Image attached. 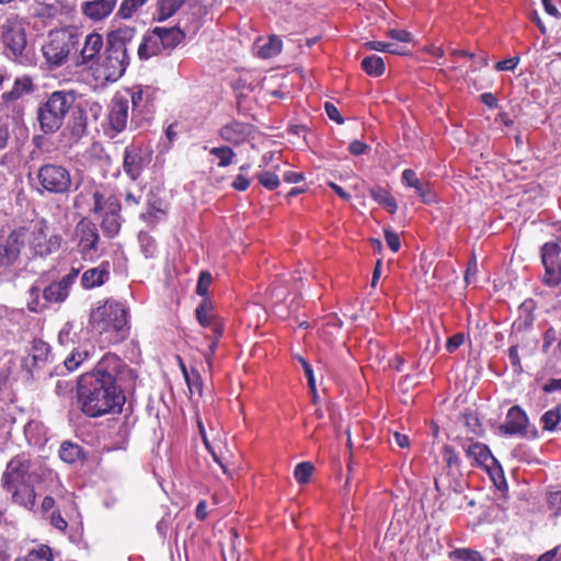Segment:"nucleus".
Returning a JSON list of instances; mask_svg holds the SVG:
<instances>
[{
    "label": "nucleus",
    "mask_w": 561,
    "mask_h": 561,
    "mask_svg": "<svg viewBox=\"0 0 561 561\" xmlns=\"http://www.w3.org/2000/svg\"><path fill=\"white\" fill-rule=\"evenodd\" d=\"M126 401L117 383L100 380L94 376L82 375L78 382V402L81 411L89 417H100L108 413L121 412Z\"/></svg>",
    "instance_id": "f257e3e1"
},
{
    "label": "nucleus",
    "mask_w": 561,
    "mask_h": 561,
    "mask_svg": "<svg viewBox=\"0 0 561 561\" xmlns=\"http://www.w3.org/2000/svg\"><path fill=\"white\" fill-rule=\"evenodd\" d=\"M135 36L130 27L117 28L108 33L104 53L96 60V80L117 81L129 65L128 46Z\"/></svg>",
    "instance_id": "f03ea898"
},
{
    "label": "nucleus",
    "mask_w": 561,
    "mask_h": 561,
    "mask_svg": "<svg viewBox=\"0 0 561 561\" xmlns=\"http://www.w3.org/2000/svg\"><path fill=\"white\" fill-rule=\"evenodd\" d=\"M90 323L111 344L124 341L129 334L128 309L113 299L106 300L91 312Z\"/></svg>",
    "instance_id": "7ed1b4c3"
},
{
    "label": "nucleus",
    "mask_w": 561,
    "mask_h": 561,
    "mask_svg": "<svg viewBox=\"0 0 561 561\" xmlns=\"http://www.w3.org/2000/svg\"><path fill=\"white\" fill-rule=\"evenodd\" d=\"M79 276V268L72 267L69 273L58 282L46 284V280L38 278L30 288L28 309L33 312H42L51 304L64 302L70 293L72 285Z\"/></svg>",
    "instance_id": "20e7f679"
},
{
    "label": "nucleus",
    "mask_w": 561,
    "mask_h": 561,
    "mask_svg": "<svg viewBox=\"0 0 561 561\" xmlns=\"http://www.w3.org/2000/svg\"><path fill=\"white\" fill-rule=\"evenodd\" d=\"M0 39L9 59L25 67L35 65V53L27 45L26 28L21 20H5L0 27Z\"/></svg>",
    "instance_id": "39448f33"
},
{
    "label": "nucleus",
    "mask_w": 561,
    "mask_h": 561,
    "mask_svg": "<svg viewBox=\"0 0 561 561\" xmlns=\"http://www.w3.org/2000/svg\"><path fill=\"white\" fill-rule=\"evenodd\" d=\"M76 100L77 93L72 90L53 92L37 111L41 129L45 134L56 133L62 126L64 119Z\"/></svg>",
    "instance_id": "423d86ee"
},
{
    "label": "nucleus",
    "mask_w": 561,
    "mask_h": 561,
    "mask_svg": "<svg viewBox=\"0 0 561 561\" xmlns=\"http://www.w3.org/2000/svg\"><path fill=\"white\" fill-rule=\"evenodd\" d=\"M78 44V36L66 28L53 30L42 46V53L51 67L64 65Z\"/></svg>",
    "instance_id": "0eeeda50"
},
{
    "label": "nucleus",
    "mask_w": 561,
    "mask_h": 561,
    "mask_svg": "<svg viewBox=\"0 0 561 561\" xmlns=\"http://www.w3.org/2000/svg\"><path fill=\"white\" fill-rule=\"evenodd\" d=\"M77 250L84 261L93 262L105 252L98 226L89 218L80 219L75 227Z\"/></svg>",
    "instance_id": "6e6552de"
},
{
    "label": "nucleus",
    "mask_w": 561,
    "mask_h": 561,
    "mask_svg": "<svg viewBox=\"0 0 561 561\" xmlns=\"http://www.w3.org/2000/svg\"><path fill=\"white\" fill-rule=\"evenodd\" d=\"M154 89L149 85L135 87L126 95L131 103L130 126L139 128L142 122L151 119L153 114Z\"/></svg>",
    "instance_id": "1a4fd4ad"
},
{
    "label": "nucleus",
    "mask_w": 561,
    "mask_h": 561,
    "mask_svg": "<svg viewBox=\"0 0 561 561\" xmlns=\"http://www.w3.org/2000/svg\"><path fill=\"white\" fill-rule=\"evenodd\" d=\"M41 186L51 194H66L72 185L68 169L56 163L43 164L37 171Z\"/></svg>",
    "instance_id": "9d476101"
},
{
    "label": "nucleus",
    "mask_w": 561,
    "mask_h": 561,
    "mask_svg": "<svg viewBox=\"0 0 561 561\" xmlns=\"http://www.w3.org/2000/svg\"><path fill=\"white\" fill-rule=\"evenodd\" d=\"M28 244L35 255L46 256L59 250L61 237L50 232L47 221L42 219L34 222Z\"/></svg>",
    "instance_id": "9b49d317"
},
{
    "label": "nucleus",
    "mask_w": 561,
    "mask_h": 561,
    "mask_svg": "<svg viewBox=\"0 0 561 561\" xmlns=\"http://www.w3.org/2000/svg\"><path fill=\"white\" fill-rule=\"evenodd\" d=\"M128 117V98L119 93L115 94L108 104L104 134L110 138H115L127 128Z\"/></svg>",
    "instance_id": "f8f14e48"
},
{
    "label": "nucleus",
    "mask_w": 561,
    "mask_h": 561,
    "mask_svg": "<svg viewBox=\"0 0 561 561\" xmlns=\"http://www.w3.org/2000/svg\"><path fill=\"white\" fill-rule=\"evenodd\" d=\"M25 239L24 232L13 231L0 243V274L8 272L19 262Z\"/></svg>",
    "instance_id": "ddd939ff"
},
{
    "label": "nucleus",
    "mask_w": 561,
    "mask_h": 561,
    "mask_svg": "<svg viewBox=\"0 0 561 561\" xmlns=\"http://www.w3.org/2000/svg\"><path fill=\"white\" fill-rule=\"evenodd\" d=\"M149 162L150 153L142 146L130 144L125 148L123 170L131 181L139 179L145 165Z\"/></svg>",
    "instance_id": "4468645a"
},
{
    "label": "nucleus",
    "mask_w": 561,
    "mask_h": 561,
    "mask_svg": "<svg viewBox=\"0 0 561 561\" xmlns=\"http://www.w3.org/2000/svg\"><path fill=\"white\" fill-rule=\"evenodd\" d=\"M126 369L124 362L115 354H105L96 364L95 368L84 374L85 376H94L100 380H110L112 383H116V379L119 374H123Z\"/></svg>",
    "instance_id": "2eb2a0df"
},
{
    "label": "nucleus",
    "mask_w": 561,
    "mask_h": 561,
    "mask_svg": "<svg viewBox=\"0 0 561 561\" xmlns=\"http://www.w3.org/2000/svg\"><path fill=\"white\" fill-rule=\"evenodd\" d=\"M30 470L28 460L24 457L13 458L7 466L3 473V486L11 491L12 486H16L26 483V476Z\"/></svg>",
    "instance_id": "dca6fc26"
},
{
    "label": "nucleus",
    "mask_w": 561,
    "mask_h": 561,
    "mask_svg": "<svg viewBox=\"0 0 561 561\" xmlns=\"http://www.w3.org/2000/svg\"><path fill=\"white\" fill-rule=\"evenodd\" d=\"M461 446L466 453V456L471 459L472 466L490 469L493 465L496 463V459L492 456L486 445L467 440L462 443Z\"/></svg>",
    "instance_id": "f3484780"
},
{
    "label": "nucleus",
    "mask_w": 561,
    "mask_h": 561,
    "mask_svg": "<svg viewBox=\"0 0 561 561\" xmlns=\"http://www.w3.org/2000/svg\"><path fill=\"white\" fill-rule=\"evenodd\" d=\"M196 318L204 328H209L214 334L221 336L224 333V324L221 320L214 313L213 304L208 298H203L196 308Z\"/></svg>",
    "instance_id": "a211bd4d"
},
{
    "label": "nucleus",
    "mask_w": 561,
    "mask_h": 561,
    "mask_svg": "<svg viewBox=\"0 0 561 561\" xmlns=\"http://www.w3.org/2000/svg\"><path fill=\"white\" fill-rule=\"evenodd\" d=\"M401 181L407 187L414 188L415 194L424 204H432L435 202V194L433 193L431 185L419 179L414 170L405 169L402 172Z\"/></svg>",
    "instance_id": "6ab92c4d"
},
{
    "label": "nucleus",
    "mask_w": 561,
    "mask_h": 561,
    "mask_svg": "<svg viewBox=\"0 0 561 561\" xmlns=\"http://www.w3.org/2000/svg\"><path fill=\"white\" fill-rule=\"evenodd\" d=\"M118 0H89L81 4L82 13L94 22L103 21L116 8Z\"/></svg>",
    "instance_id": "aec40b11"
},
{
    "label": "nucleus",
    "mask_w": 561,
    "mask_h": 561,
    "mask_svg": "<svg viewBox=\"0 0 561 561\" xmlns=\"http://www.w3.org/2000/svg\"><path fill=\"white\" fill-rule=\"evenodd\" d=\"M252 126L242 122L233 121L219 129V136L222 140L234 146L241 145L250 137Z\"/></svg>",
    "instance_id": "412c9836"
},
{
    "label": "nucleus",
    "mask_w": 561,
    "mask_h": 561,
    "mask_svg": "<svg viewBox=\"0 0 561 561\" xmlns=\"http://www.w3.org/2000/svg\"><path fill=\"white\" fill-rule=\"evenodd\" d=\"M110 262L103 261L98 266L88 268L81 276V286L84 289H93L104 285L110 279Z\"/></svg>",
    "instance_id": "4be33fe9"
},
{
    "label": "nucleus",
    "mask_w": 561,
    "mask_h": 561,
    "mask_svg": "<svg viewBox=\"0 0 561 561\" xmlns=\"http://www.w3.org/2000/svg\"><path fill=\"white\" fill-rule=\"evenodd\" d=\"M528 419L526 413L517 405L511 408L507 412L505 422L500 426V431L507 435L524 434Z\"/></svg>",
    "instance_id": "5701e85b"
},
{
    "label": "nucleus",
    "mask_w": 561,
    "mask_h": 561,
    "mask_svg": "<svg viewBox=\"0 0 561 561\" xmlns=\"http://www.w3.org/2000/svg\"><path fill=\"white\" fill-rule=\"evenodd\" d=\"M122 204L119 198L113 193L95 191L93 193L92 213L99 216L106 215L112 211H121Z\"/></svg>",
    "instance_id": "b1692460"
},
{
    "label": "nucleus",
    "mask_w": 561,
    "mask_h": 561,
    "mask_svg": "<svg viewBox=\"0 0 561 561\" xmlns=\"http://www.w3.org/2000/svg\"><path fill=\"white\" fill-rule=\"evenodd\" d=\"M50 346L42 340H34L27 357L24 359V366L30 368H42L49 359Z\"/></svg>",
    "instance_id": "393cba45"
},
{
    "label": "nucleus",
    "mask_w": 561,
    "mask_h": 561,
    "mask_svg": "<svg viewBox=\"0 0 561 561\" xmlns=\"http://www.w3.org/2000/svg\"><path fill=\"white\" fill-rule=\"evenodd\" d=\"M104 46L103 37L96 32H92L85 36L83 48L81 49V62L89 64L95 58L98 59L101 49Z\"/></svg>",
    "instance_id": "a878e982"
},
{
    "label": "nucleus",
    "mask_w": 561,
    "mask_h": 561,
    "mask_svg": "<svg viewBox=\"0 0 561 561\" xmlns=\"http://www.w3.org/2000/svg\"><path fill=\"white\" fill-rule=\"evenodd\" d=\"M163 51L161 47V39L159 34L154 31L144 35L141 43L138 46V57L141 60H147L150 57L157 56Z\"/></svg>",
    "instance_id": "bb28decb"
},
{
    "label": "nucleus",
    "mask_w": 561,
    "mask_h": 561,
    "mask_svg": "<svg viewBox=\"0 0 561 561\" xmlns=\"http://www.w3.org/2000/svg\"><path fill=\"white\" fill-rule=\"evenodd\" d=\"M101 217L102 220L100 226L104 237L108 239L115 238L119 233L122 227L121 211L107 213Z\"/></svg>",
    "instance_id": "cd10ccee"
},
{
    "label": "nucleus",
    "mask_w": 561,
    "mask_h": 561,
    "mask_svg": "<svg viewBox=\"0 0 561 561\" xmlns=\"http://www.w3.org/2000/svg\"><path fill=\"white\" fill-rule=\"evenodd\" d=\"M10 492H12V497L15 503L24 506L25 508L33 510L36 495L34 490L27 483L12 486Z\"/></svg>",
    "instance_id": "c85d7f7f"
},
{
    "label": "nucleus",
    "mask_w": 561,
    "mask_h": 561,
    "mask_svg": "<svg viewBox=\"0 0 561 561\" xmlns=\"http://www.w3.org/2000/svg\"><path fill=\"white\" fill-rule=\"evenodd\" d=\"M154 33L159 34V38L161 39V47L163 50L172 49L175 47L182 39V32L178 28H164V27H156Z\"/></svg>",
    "instance_id": "c756f323"
},
{
    "label": "nucleus",
    "mask_w": 561,
    "mask_h": 561,
    "mask_svg": "<svg viewBox=\"0 0 561 561\" xmlns=\"http://www.w3.org/2000/svg\"><path fill=\"white\" fill-rule=\"evenodd\" d=\"M370 196L379 203L381 206H383L390 214H394L398 209V205L396 199L390 195V193L381 187V186H374L370 188Z\"/></svg>",
    "instance_id": "7c9ffc66"
},
{
    "label": "nucleus",
    "mask_w": 561,
    "mask_h": 561,
    "mask_svg": "<svg viewBox=\"0 0 561 561\" xmlns=\"http://www.w3.org/2000/svg\"><path fill=\"white\" fill-rule=\"evenodd\" d=\"M363 70L373 77H379L385 72V61L380 56L371 55L362 60Z\"/></svg>",
    "instance_id": "2f4dec72"
},
{
    "label": "nucleus",
    "mask_w": 561,
    "mask_h": 561,
    "mask_svg": "<svg viewBox=\"0 0 561 561\" xmlns=\"http://www.w3.org/2000/svg\"><path fill=\"white\" fill-rule=\"evenodd\" d=\"M59 457L67 463H75L82 457V448L73 443L64 442L59 449Z\"/></svg>",
    "instance_id": "473e14b6"
},
{
    "label": "nucleus",
    "mask_w": 561,
    "mask_h": 561,
    "mask_svg": "<svg viewBox=\"0 0 561 561\" xmlns=\"http://www.w3.org/2000/svg\"><path fill=\"white\" fill-rule=\"evenodd\" d=\"M185 0H158V20L164 21L172 16Z\"/></svg>",
    "instance_id": "72a5a7b5"
},
{
    "label": "nucleus",
    "mask_w": 561,
    "mask_h": 561,
    "mask_svg": "<svg viewBox=\"0 0 561 561\" xmlns=\"http://www.w3.org/2000/svg\"><path fill=\"white\" fill-rule=\"evenodd\" d=\"M282 50V41L276 36L270 37V39L262 44L257 45V55L262 58H270Z\"/></svg>",
    "instance_id": "f704fd0d"
},
{
    "label": "nucleus",
    "mask_w": 561,
    "mask_h": 561,
    "mask_svg": "<svg viewBox=\"0 0 561 561\" xmlns=\"http://www.w3.org/2000/svg\"><path fill=\"white\" fill-rule=\"evenodd\" d=\"M545 266L543 282L549 286H557L561 283V267L559 262L542 263Z\"/></svg>",
    "instance_id": "c9c22d12"
},
{
    "label": "nucleus",
    "mask_w": 561,
    "mask_h": 561,
    "mask_svg": "<svg viewBox=\"0 0 561 561\" xmlns=\"http://www.w3.org/2000/svg\"><path fill=\"white\" fill-rule=\"evenodd\" d=\"M148 0H123L117 10L121 19H130Z\"/></svg>",
    "instance_id": "e433bc0d"
},
{
    "label": "nucleus",
    "mask_w": 561,
    "mask_h": 561,
    "mask_svg": "<svg viewBox=\"0 0 561 561\" xmlns=\"http://www.w3.org/2000/svg\"><path fill=\"white\" fill-rule=\"evenodd\" d=\"M210 154L215 156L218 161V167L226 168L233 162L236 157L234 151L227 146L214 147L209 150Z\"/></svg>",
    "instance_id": "4c0bfd02"
},
{
    "label": "nucleus",
    "mask_w": 561,
    "mask_h": 561,
    "mask_svg": "<svg viewBox=\"0 0 561 561\" xmlns=\"http://www.w3.org/2000/svg\"><path fill=\"white\" fill-rule=\"evenodd\" d=\"M442 457L450 473H453L454 470H459L461 460L454 447L444 445L442 447Z\"/></svg>",
    "instance_id": "58836bf2"
},
{
    "label": "nucleus",
    "mask_w": 561,
    "mask_h": 561,
    "mask_svg": "<svg viewBox=\"0 0 561 561\" xmlns=\"http://www.w3.org/2000/svg\"><path fill=\"white\" fill-rule=\"evenodd\" d=\"M89 352L87 350H73L64 362V365L68 371L76 370L84 360L89 358Z\"/></svg>",
    "instance_id": "ea45409f"
},
{
    "label": "nucleus",
    "mask_w": 561,
    "mask_h": 561,
    "mask_svg": "<svg viewBox=\"0 0 561 561\" xmlns=\"http://www.w3.org/2000/svg\"><path fill=\"white\" fill-rule=\"evenodd\" d=\"M542 428L549 432H552L557 428L558 424L561 421V408L556 407L551 410H548L541 416Z\"/></svg>",
    "instance_id": "a19ab883"
},
{
    "label": "nucleus",
    "mask_w": 561,
    "mask_h": 561,
    "mask_svg": "<svg viewBox=\"0 0 561 561\" xmlns=\"http://www.w3.org/2000/svg\"><path fill=\"white\" fill-rule=\"evenodd\" d=\"M561 247L557 242H547L541 248L542 263L559 262Z\"/></svg>",
    "instance_id": "79ce46f5"
},
{
    "label": "nucleus",
    "mask_w": 561,
    "mask_h": 561,
    "mask_svg": "<svg viewBox=\"0 0 561 561\" xmlns=\"http://www.w3.org/2000/svg\"><path fill=\"white\" fill-rule=\"evenodd\" d=\"M22 561H53V553L49 547L41 546L31 550Z\"/></svg>",
    "instance_id": "37998d69"
},
{
    "label": "nucleus",
    "mask_w": 561,
    "mask_h": 561,
    "mask_svg": "<svg viewBox=\"0 0 561 561\" xmlns=\"http://www.w3.org/2000/svg\"><path fill=\"white\" fill-rule=\"evenodd\" d=\"M314 467L311 462L305 461L300 462L296 466L294 470V477L296 481L300 484H305L309 481L311 473L313 472Z\"/></svg>",
    "instance_id": "c03bdc74"
},
{
    "label": "nucleus",
    "mask_w": 561,
    "mask_h": 561,
    "mask_svg": "<svg viewBox=\"0 0 561 561\" xmlns=\"http://www.w3.org/2000/svg\"><path fill=\"white\" fill-rule=\"evenodd\" d=\"M453 561H484L478 551L470 549H456L450 553Z\"/></svg>",
    "instance_id": "a18cd8bd"
},
{
    "label": "nucleus",
    "mask_w": 561,
    "mask_h": 561,
    "mask_svg": "<svg viewBox=\"0 0 561 561\" xmlns=\"http://www.w3.org/2000/svg\"><path fill=\"white\" fill-rule=\"evenodd\" d=\"M255 176L260 184L270 191L275 190L279 185L278 175L272 171H262L256 173Z\"/></svg>",
    "instance_id": "49530a36"
},
{
    "label": "nucleus",
    "mask_w": 561,
    "mask_h": 561,
    "mask_svg": "<svg viewBox=\"0 0 561 561\" xmlns=\"http://www.w3.org/2000/svg\"><path fill=\"white\" fill-rule=\"evenodd\" d=\"M58 342L60 345L68 346L75 342L73 324L66 322L58 333Z\"/></svg>",
    "instance_id": "de8ad7c7"
},
{
    "label": "nucleus",
    "mask_w": 561,
    "mask_h": 561,
    "mask_svg": "<svg viewBox=\"0 0 561 561\" xmlns=\"http://www.w3.org/2000/svg\"><path fill=\"white\" fill-rule=\"evenodd\" d=\"M213 282V276L209 272L203 271L199 274L197 286H196V293L199 296H203L204 298H207L206 295L208 293V288Z\"/></svg>",
    "instance_id": "09e8293b"
},
{
    "label": "nucleus",
    "mask_w": 561,
    "mask_h": 561,
    "mask_svg": "<svg viewBox=\"0 0 561 561\" xmlns=\"http://www.w3.org/2000/svg\"><path fill=\"white\" fill-rule=\"evenodd\" d=\"M385 240L387 245L393 251H399L401 247L400 238L397 232L391 229H385Z\"/></svg>",
    "instance_id": "8fccbe9b"
},
{
    "label": "nucleus",
    "mask_w": 561,
    "mask_h": 561,
    "mask_svg": "<svg viewBox=\"0 0 561 561\" xmlns=\"http://www.w3.org/2000/svg\"><path fill=\"white\" fill-rule=\"evenodd\" d=\"M519 64V57H512L495 64L494 68L497 71H512Z\"/></svg>",
    "instance_id": "3c124183"
},
{
    "label": "nucleus",
    "mask_w": 561,
    "mask_h": 561,
    "mask_svg": "<svg viewBox=\"0 0 561 561\" xmlns=\"http://www.w3.org/2000/svg\"><path fill=\"white\" fill-rule=\"evenodd\" d=\"M142 198V191L139 188L137 192H133L128 190L125 194V205L126 207H135L138 206Z\"/></svg>",
    "instance_id": "603ef678"
},
{
    "label": "nucleus",
    "mask_w": 561,
    "mask_h": 561,
    "mask_svg": "<svg viewBox=\"0 0 561 561\" xmlns=\"http://www.w3.org/2000/svg\"><path fill=\"white\" fill-rule=\"evenodd\" d=\"M388 35L390 38L401 42V43H409L412 41V34L404 30H390L388 32Z\"/></svg>",
    "instance_id": "864d4df0"
},
{
    "label": "nucleus",
    "mask_w": 561,
    "mask_h": 561,
    "mask_svg": "<svg viewBox=\"0 0 561 561\" xmlns=\"http://www.w3.org/2000/svg\"><path fill=\"white\" fill-rule=\"evenodd\" d=\"M299 362L301 363L304 371H305V375H306V377L308 379V386H309L311 392H314L316 380H314V375H313L312 367H311V365L307 360H305L301 357H299Z\"/></svg>",
    "instance_id": "5fc2aeb1"
},
{
    "label": "nucleus",
    "mask_w": 561,
    "mask_h": 561,
    "mask_svg": "<svg viewBox=\"0 0 561 561\" xmlns=\"http://www.w3.org/2000/svg\"><path fill=\"white\" fill-rule=\"evenodd\" d=\"M465 342V336L462 333H457L450 336L446 343V348L449 353L455 352L460 345Z\"/></svg>",
    "instance_id": "6e6d98bb"
},
{
    "label": "nucleus",
    "mask_w": 561,
    "mask_h": 561,
    "mask_svg": "<svg viewBox=\"0 0 561 561\" xmlns=\"http://www.w3.org/2000/svg\"><path fill=\"white\" fill-rule=\"evenodd\" d=\"M324 110L330 119L336 122L337 124H342L344 122L335 105L327 102L324 104Z\"/></svg>",
    "instance_id": "4d7b16f0"
},
{
    "label": "nucleus",
    "mask_w": 561,
    "mask_h": 561,
    "mask_svg": "<svg viewBox=\"0 0 561 561\" xmlns=\"http://www.w3.org/2000/svg\"><path fill=\"white\" fill-rule=\"evenodd\" d=\"M557 340V332L553 328H549L543 333V344L542 351L546 353L548 348L554 343Z\"/></svg>",
    "instance_id": "13d9d810"
},
{
    "label": "nucleus",
    "mask_w": 561,
    "mask_h": 561,
    "mask_svg": "<svg viewBox=\"0 0 561 561\" xmlns=\"http://www.w3.org/2000/svg\"><path fill=\"white\" fill-rule=\"evenodd\" d=\"M365 47L370 50L383 51L387 49H391V43L381 42V41H370L365 43Z\"/></svg>",
    "instance_id": "bf43d9fd"
},
{
    "label": "nucleus",
    "mask_w": 561,
    "mask_h": 561,
    "mask_svg": "<svg viewBox=\"0 0 561 561\" xmlns=\"http://www.w3.org/2000/svg\"><path fill=\"white\" fill-rule=\"evenodd\" d=\"M249 185L250 181L243 173L238 174L232 182V187L240 192L245 191Z\"/></svg>",
    "instance_id": "052dcab7"
},
{
    "label": "nucleus",
    "mask_w": 561,
    "mask_h": 561,
    "mask_svg": "<svg viewBox=\"0 0 561 561\" xmlns=\"http://www.w3.org/2000/svg\"><path fill=\"white\" fill-rule=\"evenodd\" d=\"M50 524L55 528L64 531L66 530L68 523L64 519V517L58 512H53L50 516Z\"/></svg>",
    "instance_id": "680f3d73"
},
{
    "label": "nucleus",
    "mask_w": 561,
    "mask_h": 561,
    "mask_svg": "<svg viewBox=\"0 0 561 561\" xmlns=\"http://www.w3.org/2000/svg\"><path fill=\"white\" fill-rule=\"evenodd\" d=\"M508 358L511 360L512 366L516 370H522V363L518 355V348L516 345H513L508 348Z\"/></svg>",
    "instance_id": "e2e57ef3"
},
{
    "label": "nucleus",
    "mask_w": 561,
    "mask_h": 561,
    "mask_svg": "<svg viewBox=\"0 0 561 561\" xmlns=\"http://www.w3.org/2000/svg\"><path fill=\"white\" fill-rule=\"evenodd\" d=\"M14 84H15V87H18V89L22 93V95L24 93L31 92L32 88H33L32 81L27 77L16 79Z\"/></svg>",
    "instance_id": "0e129e2a"
},
{
    "label": "nucleus",
    "mask_w": 561,
    "mask_h": 561,
    "mask_svg": "<svg viewBox=\"0 0 561 561\" xmlns=\"http://www.w3.org/2000/svg\"><path fill=\"white\" fill-rule=\"evenodd\" d=\"M348 150L353 154L359 156V154L365 153L368 150V146L360 140H353L348 146Z\"/></svg>",
    "instance_id": "69168bd1"
},
{
    "label": "nucleus",
    "mask_w": 561,
    "mask_h": 561,
    "mask_svg": "<svg viewBox=\"0 0 561 561\" xmlns=\"http://www.w3.org/2000/svg\"><path fill=\"white\" fill-rule=\"evenodd\" d=\"M542 390L546 393H552V392H556V391H561V378L548 380L543 385Z\"/></svg>",
    "instance_id": "338daca9"
},
{
    "label": "nucleus",
    "mask_w": 561,
    "mask_h": 561,
    "mask_svg": "<svg viewBox=\"0 0 561 561\" xmlns=\"http://www.w3.org/2000/svg\"><path fill=\"white\" fill-rule=\"evenodd\" d=\"M481 102L490 108L497 107V99L492 93H482L480 95Z\"/></svg>",
    "instance_id": "774afa93"
}]
</instances>
